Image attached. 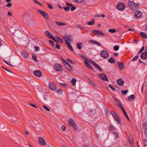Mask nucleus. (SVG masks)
Returning a JSON list of instances; mask_svg holds the SVG:
<instances>
[{
    "instance_id": "1",
    "label": "nucleus",
    "mask_w": 147,
    "mask_h": 147,
    "mask_svg": "<svg viewBox=\"0 0 147 147\" xmlns=\"http://www.w3.org/2000/svg\"><path fill=\"white\" fill-rule=\"evenodd\" d=\"M68 124L69 125L73 127L76 131L77 130L78 127L76 125L75 121L71 118L69 119L68 120Z\"/></svg>"
},
{
    "instance_id": "2",
    "label": "nucleus",
    "mask_w": 147,
    "mask_h": 147,
    "mask_svg": "<svg viewBox=\"0 0 147 147\" xmlns=\"http://www.w3.org/2000/svg\"><path fill=\"white\" fill-rule=\"evenodd\" d=\"M100 55L105 59H107L109 56V53L106 50H103L100 52Z\"/></svg>"
},
{
    "instance_id": "3",
    "label": "nucleus",
    "mask_w": 147,
    "mask_h": 147,
    "mask_svg": "<svg viewBox=\"0 0 147 147\" xmlns=\"http://www.w3.org/2000/svg\"><path fill=\"white\" fill-rule=\"evenodd\" d=\"M125 5L122 3H118L117 5V7L118 9L120 11L123 10L125 8Z\"/></svg>"
},
{
    "instance_id": "4",
    "label": "nucleus",
    "mask_w": 147,
    "mask_h": 147,
    "mask_svg": "<svg viewBox=\"0 0 147 147\" xmlns=\"http://www.w3.org/2000/svg\"><path fill=\"white\" fill-rule=\"evenodd\" d=\"M54 69L57 71H61L62 70V66L59 64H56L54 65Z\"/></svg>"
},
{
    "instance_id": "5",
    "label": "nucleus",
    "mask_w": 147,
    "mask_h": 147,
    "mask_svg": "<svg viewBox=\"0 0 147 147\" xmlns=\"http://www.w3.org/2000/svg\"><path fill=\"white\" fill-rule=\"evenodd\" d=\"M49 87L52 90H55L57 88L55 84L53 82H51L49 83Z\"/></svg>"
},
{
    "instance_id": "6",
    "label": "nucleus",
    "mask_w": 147,
    "mask_h": 147,
    "mask_svg": "<svg viewBox=\"0 0 147 147\" xmlns=\"http://www.w3.org/2000/svg\"><path fill=\"white\" fill-rule=\"evenodd\" d=\"M37 11L38 13H40L45 19H48V15L47 13L39 9H38Z\"/></svg>"
},
{
    "instance_id": "7",
    "label": "nucleus",
    "mask_w": 147,
    "mask_h": 147,
    "mask_svg": "<svg viewBox=\"0 0 147 147\" xmlns=\"http://www.w3.org/2000/svg\"><path fill=\"white\" fill-rule=\"evenodd\" d=\"M33 73L34 75L39 78L40 77L42 76V73L39 70L34 71Z\"/></svg>"
},
{
    "instance_id": "8",
    "label": "nucleus",
    "mask_w": 147,
    "mask_h": 147,
    "mask_svg": "<svg viewBox=\"0 0 147 147\" xmlns=\"http://www.w3.org/2000/svg\"><path fill=\"white\" fill-rule=\"evenodd\" d=\"M128 4L129 7L133 10H135L136 9L135 7V3L134 2L129 1L128 2Z\"/></svg>"
},
{
    "instance_id": "9",
    "label": "nucleus",
    "mask_w": 147,
    "mask_h": 147,
    "mask_svg": "<svg viewBox=\"0 0 147 147\" xmlns=\"http://www.w3.org/2000/svg\"><path fill=\"white\" fill-rule=\"evenodd\" d=\"M39 143L43 145L46 144V142L45 140L42 137H40L38 138Z\"/></svg>"
},
{
    "instance_id": "10",
    "label": "nucleus",
    "mask_w": 147,
    "mask_h": 147,
    "mask_svg": "<svg viewBox=\"0 0 147 147\" xmlns=\"http://www.w3.org/2000/svg\"><path fill=\"white\" fill-rule=\"evenodd\" d=\"M100 78L102 80L105 81H108V79L107 78V76L104 74H101L99 76Z\"/></svg>"
},
{
    "instance_id": "11",
    "label": "nucleus",
    "mask_w": 147,
    "mask_h": 147,
    "mask_svg": "<svg viewBox=\"0 0 147 147\" xmlns=\"http://www.w3.org/2000/svg\"><path fill=\"white\" fill-rule=\"evenodd\" d=\"M92 32H93L94 34H96L98 36H100L101 35H102V36H103L104 35V34L102 33L100 31H99L96 30H93Z\"/></svg>"
},
{
    "instance_id": "12",
    "label": "nucleus",
    "mask_w": 147,
    "mask_h": 147,
    "mask_svg": "<svg viewBox=\"0 0 147 147\" xmlns=\"http://www.w3.org/2000/svg\"><path fill=\"white\" fill-rule=\"evenodd\" d=\"M142 16V13L139 11H136L135 13L134 16L137 18H140Z\"/></svg>"
},
{
    "instance_id": "13",
    "label": "nucleus",
    "mask_w": 147,
    "mask_h": 147,
    "mask_svg": "<svg viewBox=\"0 0 147 147\" xmlns=\"http://www.w3.org/2000/svg\"><path fill=\"white\" fill-rule=\"evenodd\" d=\"M45 33L46 36L51 39L53 37L52 34L49 31H45Z\"/></svg>"
},
{
    "instance_id": "14",
    "label": "nucleus",
    "mask_w": 147,
    "mask_h": 147,
    "mask_svg": "<svg viewBox=\"0 0 147 147\" xmlns=\"http://www.w3.org/2000/svg\"><path fill=\"white\" fill-rule=\"evenodd\" d=\"M117 65L118 67L121 69H123L124 68L123 64L120 62H118L117 63Z\"/></svg>"
},
{
    "instance_id": "15",
    "label": "nucleus",
    "mask_w": 147,
    "mask_h": 147,
    "mask_svg": "<svg viewBox=\"0 0 147 147\" xmlns=\"http://www.w3.org/2000/svg\"><path fill=\"white\" fill-rule=\"evenodd\" d=\"M117 84L120 86H122L124 83L123 80L121 78L117 80Z\"/></svg>"
},
{
    "instance_id": "16",
    "label": "nucleus",
    "mask_w": 147,
    "mask_h": 147,
    "mask_svg": "<svg viewBox=\"0 0 147 147\" xmlns=\"http://www.w3.org/2000/svg\"><path fill=\"white\" fill-rule=\"evenodd\" d=\"M141 58L143 59H147V53L145 52L142 53L141 55Z\"/></svg>"
},
{
    "instance_id": "17",
    "label": "nucleus",
    "mask_w": 147,
    "mask_h": 147,
    "mask_svg": "<svg viewBox=\"0 0 147 147\" xmlns=\"http://www.w3.org/2000/svg\"><path fill=\"white\" fill-rule=\"evenodd\" d=\"M88 61H84V63L85 64V65L89 69H91L92 70H93V69L92 68V67L88 63Z\"/></svg>"
},
{
    "instance_id": "18",
    "label": "nucleus",
    "mask_w": 147,
    "mask_h": 147,
    "mask_svg": "<svg viewBox=\"0 0 147 147\" xmlns=\"http://www.w3.org/2000/svg\"><path fill=\"white\" fill-rule=\"evenodd\" d=\"M89 42L92 44H94L100 46H101V44L99 42L95 40H90L89 41Z\"/></svg>"
},
{
    "instance_id": "19",
    "label": "nucleus",
    "mask_w": 147,
    "mask_h": 147,
    "mask_svg": "<svg viewBox=\"0 0 147 147\" xmlns=\"http://www.w3.org/2000/svg\"><path fill=\"white\" fill-rule=\"evenodd\" d=\"M22 55L23 57L26 58L28 57V53L26 51H24L22 52Z\"/></svg>"
},
{
    "instance_id": "20",
    "label": "nucleus",
    "mask_w": 147,
    "mask_h": 147,
    "mask_svg": "<svg viewBox=\"0 0 147 147\" xmlns=\"http://www.w3.org/2000/svg\"><path fill=\"white\" fill-rule=\"evenodd\" d=\"M111 114L113 116L114 119H116L118 117H119L118 115L114 111H111Z\"/></svg>"
},
{
    "instance_id": "21",
    "label": "nucleus",
    "mask_w": 147,
    "mask_h": 147,
    "mask_svg": "<svg viewBox=\"0 0 147 147\" xmlns=\"http://www.w3.org/2000/svg\"><path fill=\"white\" fill-rule=\"evenodd\" d=\"M92 63L97 69H98L100 70V71H102V69L99 67V66L94 61H92Z\"/></svg>"
},
{
    "instance_id": "22",
    "label": "nucleus",
    "mask_w": 147,
    "mask_h": 147,
    "mask_svg": "<svg viewBox=\"0 0 147 147\" xmlns=\"http://www.w3.org/2000/svg\"><path fill=\"white\" fill-rule=\"evenodd\" d=\"M92 63L97 69H98L100 70V71H102V69L99 67V66L94 61H92Z\"/></svg>"
},
{
    "instance_id": "23",
    "label": "nucleus",
    "mask_w": 147,
    "mask_h": 147,
    "mask_svg": "<svg viewBox=\"0 0 147 147\" xmlns=\"http://www.w3.org/2000/svg\"><path fill=\"white\" fill-rule=\"evenodd\" d=\"M92 63L97 69H98L100 70V71H102V69L99 67V66L94 61H92Z\"/></svg>"
},
{
    "instance_id": "24",
    "label": "nucleus",
    "mask_w": 147,
    "mask_h": 147,
    "mask_svg": "<svg viewBox=\"0 0 147 147\" xmlns=\"http://www.w3.org/2000/svg\"><path fill=\"white\" fill-rule=\"evenodd\" d=\"M140 34L142 38H147V34L146 33L144 32H141L140 33Z\"/></svg>"
},
{
    "instance_id": "25",
    "label": "nucleus",
    "mask_w": 147,
    "mask_h": 147,
    "mask_svg": "<svg viewBox=\"0 0 147 147\" xmlns=\"http://www.w3.org/2000/svg\"><path fill=\"white\" fill-rule=\"evenodd\" d=\"M95 20L92 19L91 21L88 22H87V24L88 25L92 26L94 24Z\"/></svg>"
},
{
    "instance_id": "26",
    "label": "nucleus",
    "mask_w": 147,
    "mask_h": 147,
    "mask_svg": "<svg viewBox=\"0 0 147 147\" xmlns=\"http://www.w3.org/2000/svg\"><path fill=\"white\" fill-rule=\"evenodd\" d=\"M114 100L115 101V102L118 107H120L122 106L119 101L117 98H115L114 99Z\"/></svg>"
},
{
    "instance_id": "27",
    "label": "nucleus",
    "mask_w": 147,
    "mask_h": 147,
    "mask_svg": "<svg viewBox=\"0 0 147 147\" xmlns=\"http://www.w3.org/2000/svg\"><path fill=\"white\" fill-rule=\"evenodd\" d=\"M144 127L145 128V135L146 137L147 138V123H144Z\"/></svg>"
},
{
    "instance_id": "28",
    "label": "nucleus",
    "mask_w": 147,
    "mask_h": 147,
    "mask_svg": "<svg viewBox=\"0 0 147 147\" xmlns=\"http://www.w3.org/2000/svg\"><path fill=\"white\" fill-rule=\"evenodd\" d=\"M108 62L112 63H115V59L112 57H111L109 59Z\"/></svg>"
},
{
    "instance_id": "29",
    "label": "nucleus",
    "mask_w": 147,
    "mask_h": 147,
    "mask_svg": "<svg viewBox=\"0 0 147 147\" xmlns=\"http://www.w3.org/2000/svg\"><path fill=\"white\" fill-rule=\"evenodd\" d=\"M55 23L58 25L59 26H64L66 25V24L65 23L63 22L56 21Z\"/></svg>"
},
{
    "instance_id": "30",
    "label": "nucleus",
    "mask_w": 147,
    "mask_h": 147,
    "mask_svg": "<svg viewBox=\"0 0 147 147\" xmlns=\"http://www.w3.org/2000/svg\"><path fill=\"white\" fill-rule=\"evenodd\" d=\"M66 67L68 69L69 71H71L73 70L72 67L69 63L66 65Z\"/></svg>"
},
{
    "instance_id": "31",
    "label": "nucleus",
    "mask_w": 147,
    "mask_h": 147,
    "mask_svg": "<svg viewBox=\"0 0 147 147\" xmlns=\"http://www.w3.org/2000/svg\"><path fill=\"white\" fill-rule=\"evenodd\" d=\"M109 129L111 131H114L116 130V129L112 125H110L109 126Z\"/></svg>"
},
{
    "instance_id": "32",
    "label": "nucleus",
    "mask_w": 147,
    "mask_h": 147,
    "mask_svg": "<svg viewBox=\"0 0 147 147\" xmlns=\"http://www.w3.org/2000/svg\"><path fill=\"white\" fill-rule=\"evenodd\" d=\"M88 80L90 84H92L93 86L96 87L97 86V85L95 83L92 81L90 79H88Z\"/></svg>"
},
{
    "instance_id": "33",
    "label": "nucleus",
    "mask_w": 147,
    "mask_h": 147,
    "mask_svg": "<svg viewBox=\"0 0 147 147\" xmlns=\"http://www.w3.org/2000/svg\"><path fill=\"white\" fill-rule=\"evenodd\" d=\"M82 43L80 42H78L76 44L77 47L79 49H81L82 48L81 45Z\"/></svg>"
},
{
    "instance_id": "34",
    "label": "nucleus",
    "mask_w": 147,
    "mask_h": 147,
    "mask_svg": "<svg viewBox=\"0 0 147 147\" xmlns=\"http://www.w3.org/2000/svg\"><path fill=\"white\" fill-rule=\"evenodd\" d=\"M135 97L134 94H132L131 95H130L127 98L129 100H130L131 99H134L135 98Z\"/></svg>"
},
{
    "instance_id": "35",
    "label": "nucleus",
    "mask_w": 147,
    "mask_h": 147,
    "mask_svg": "<svg viewBox=\"0 0 147 147\" xmlns=\"http://www.w3.org/2000/svg\"><path fill=\"white\" fill-rule=\"evenodd\" d=\"M75 3L80 4L82 3L84 0H73Z\"/></svg>"
},
{
    "instance_id": "36",
    "label": "nucleus",
    "mask_w": 147,
    "mask_h": 147,
    "mask_svg": "<svg viewBox=\"0 0 147 147\" xmlns=\"http://www.w3.org/2000/svg\"><path fill=\"white\" fill-rule=\"evenodd\" d=\"M125 117L129 121H130V120L129 119V117L128 116V115L126 113V111L123 113Z\"/></svg>"
},
{
    "instance_id": "37",
    "label": "nucleus",
    "mask_w": 147,
    "mask_h": 147,
    "mask_svg": "<svg viewBox=\"0 0 147 147\" xmlns=\"http://www.w3.org/2000/svg\"><path fill=\"white\" fill-rule=\"evenodd\" d=\"M116 121L117 123L118 124H120L121 123V121L119 117H118L117 119H114Z\"/></svg>"
},
{
    "instance_id": "38",
    "label": "nucleus",
    "mask_w": 147,
    "mask_h": 147,
    "mask_svg": "<svg viewBox=\"0 0 147 147\" xmlns=\"http://www.w3.org/2000/svg\"><path fill=\"white\" fill-rule=\"evenodd\" d=\"M57 39L58 41L60 43H63V41L62 39L59 36H57Z\"/></svg>"
},
{
    "instance_id": "39",
    "label": "nucleus",
    "mask_w": 147,
    "mask_h": 147,
    "mask_svg": "<svg viewBox=\"0 0 147 147\" xmlns=\"http://www.w3.org/2000/svg\"><path fill=\"white\" fill-rule=\"evenodd\" d=\"M76 81V78H73L72 79L71 82L72 83L73 86H74L75 84Z\"/></svg>"
},
{
    "instance_id": "40",
    "label": "nucleus",
    "mask_w": 147,
    "mask_h": 147,
    "mask_svg": "<svg viewBox=\"0 0 147 147\" xmlns=\"http://www.w3.org/2000/svg\"><path fill=\"white\" fill-rule=\"evenodd\" d=\"M67 40L69 41H71L73 40L72 37V36L71 35L67 36Z\"/></svg>"
},
{
    "instance_id": "41",
    "label": "nucleus",
    "mask_w": 147,
    "mask_h": 147,
    "mask_svg": "<svg viewBox=\"0 0 147 147\" xmlns=\"http://www.w3.org/2000/svg\"><path fill=\"white\" fill-rule=\"evenodd\" d=\"M79 55L84 59L85 60V61H88V59L86 57H85L84 56L82 55L81 53H79Z\"/></svg>"
},
{
    "instance_id": "42",
    "label": "nucleus",
    "mask_w": 147,
    "mask_h": 147,
    "mask_svg": "<svg viewBox=\"0 0 147 147\" xmlns=\"http://www.w3.org/2000/svg\"><path fill=\"white\" fill-rule=\"evenodd\" d=\"M128 92V90H124L121 91V93L125 95Z\"/></svg>"
},
{
    "instance_id": "43",
    "label": "nucleus",
    "mask_w": 147,
    "mask_h": 147,
    "mask_svg": "<svg viewBox=\"0 0 147 147\" xmlns=\"http://www.w3.org/2000/svg\"><path fill=\"white\" fill-rule=\"evenodd\" d=\"M108 31L111 33H113L116 32V30L115 29H109L108 30Z\"/></svg>"
},
{
    "instance_id": "44",
    "label": "nucleus",
    "mask_w": 147,
    "mask_h": 147,
    "mask_svg": "<svg viewBox=\"0 0 147 147\" xmlns=\"http://www.w3.org/2000/svg\"><path fill=\"white\" fill-rule=\"evenodd\" d=\"M3 61L5 63H6V64L8 65H9L11 66L12 67H13V66L12 65H11L10 63H9V62H7L4 60H3Z\"/></svg>"
},
{
    "instance_id": "45",
    "label": "nucleus",
    "mask_w": 147,
    "mask_h": 147,
    "mask_svg": "<svg viewBox=\"0 0 147 147\" xmlns=\"http://www.w3.org/2000/svg\"><path fill=\"white\" fill-rule=\"evenodd\" d=\"M61 60L64 63V64L65 65H67V64L68 63L62 57H61Z\"/></svg>"
},
{
    "instance_id": "46",
    "label": "nucleus",
    "mask_w": 147,
    "mask_h": 147,
    "mask_svg": "<svg viewBox=\"0 0 147 147\" xmlns=\"http://www.w3.org/2000/svg\"><path fill=\"white\" fill-rule=\"evenodd\" d=\"M119 47L118 46L115 45L114 46L113 49L115 51H117L119 50Z\"/></svg>"
},
{
    "instance_id": "47",
    "label": "nucleus",
    "mask_w": 147,
    "mask_h": 147,
    "mask_svg": "<svg viewBox=\"0 0 147 147\" xmlns=\"http://www.w3.org/2000/svg\"><path fill=\"white\" fill-rule=\"evenodd\" d=\"M42 107L44 109H45L48 111H50L49 109L46 106L44 105H42Z\"/></svg>"
},
{
    "instance_id": "48",
    "label": "nucleus",
    "mask_w": 147,
    "mask_h": 147,
    "mask_svg": "<svg viewBox=\"0 0 147 147\" xmlns=\"http://www.w3.org/2000/svg\"><path fill=\"white\" fill-rule=\"evenodd\" d=\"M32 57L33 59L36 62H37L38 61V60L37 59L36 56L35 55H33Z\"/></svg>"
},
{
    "instance_id": "49",
    "label": "nucleus",
    "mask_w": 147,
    "mask_h": 147,
    "mask_svg": "<svg viewBox=\"0 0 147 147\" xmlns=\"http://www.w3.org/2000/svg\"><path fill=\"white\" fill-rule=\"evenodd\" d=\"M65 43L66 45L68 47H69V46H71V44L67 40H65Z\"/></svg>"
},
{
    "instance_id": "50",
    "label": "nucleus",
    "mask_w": 147,
    "mask_h": 147,
    "mask_svg": "<svg viewBox=\"0 0 147 147\" xmlns=\"http://www.w3.org/2000/svg\"><path fill=\"white\" fill-rule=\"evenodd\" d=\"M77 28L81 29H84L85 28L80 25H78L76 26Z\"/></svg>"
},
{
    "instance_id": "51",
    "label": "nucleus",
    "mask_w": 147,
    "mask_h": 147,
    "mask_svg": "<svg viewBox=\"0 0 147 147\" xmlns=\"http://www.w3.org/2000/svg\"><path fill=\"white\" fill-rule=\"evenodd\" d=\"M57 93H59L60 94H62V92L61 90L60 89H58L57 91Z\"/></svg>"
},
{
    "instance_id": "52",
    "label": "nucleus",
    "mask_w": 147,
    "mask_h": 147,
    "mask_svg": "<svg viewBox=\"0 0 147 147\" xmlns=\"http://www.w3.org/2000/svg\"><path fill=\"white\" fill-rule=\"evenodd\" d=\"M64 9L66 11H68L70 9V7H64Z\"/></svg>"
},
{
    "instance_id": "53",
    "label": "nucleus",
    "mask_w": 147,
    "mask_h": 147,
    "mask_svg": "<svg viewBox=\"0 0 147 147\" xmlns=\"http://www.w3.org/2000/svg\"><path fill=\"white\" fill-rule=\"evenodd\" d=\"M33 1L35 3L38 4V5H39L41 6H42V4L40 3L39 2H38V1H37L36 0H33Z\"/></svg>"
},
{
    "instance_id": "54",
    "label": "nucleus",
    "mask_w": 147,
    "mask_h": 147,
    "mask_svg": "<svg viewBox=\"0 0 147 147\" xmlns=\"http://www.w3.org/2000/svg\"><path fill=\"white\" fill-rule=\"evenodd\" d=\"M47 4L48 5V6H49L48 7L50 9H53V7L52 5H50L48 3H47Z\"/></svg>"
},
{
    "instance_id": "55",
    "label": "nucleus",
    "mask_w": 147,
    "mask_h": 147,
    "mask_svg": "<svg viewBox=\"0 0 147 147\" xmlns=\"http://www.w3.org/2000/svg\"><path fill=\"white\" fill-rule=\"evenodd\" d=\"M35 50L37 51H38L39 50V47H38L35 46L34 47Z\"/></svg>"
},
{
    "instance_id": "56",
    "label": "nucleus",
    "mask_w": 147,
    "mask_h": 147,
    "mask_svg": "<svg viewBox=\"0 0 147 147\" xmlns=\"http://www.w3.org/2000/svg\"><path fill=\"white\" fill-rule=\"evenodd\" d=\"M144 47H142V48H141V49H140V50L139 51L138 53H141V52H142L144 50Z\"/></svg>"
},
{
    "instance_id": "57",
    "label": "nucleus",
    "mask_w": 147,
    "mask_h": 147,
    "mask_svg": "<svg viewBox=\"0 0 147 147\" xmlns=\"http://www.w3.org/2000/svg\"><path fill=\"white\" fill-rule=\"evenodd\" d=\"M109 87L112 90H113V91H115V89L113 88V87L112 86V85H109Z\"/></svg>"
},
{
    "instance_id": "58",
    "label": "nucleus",
    "mask_w": 147,
    "mask_h": 147,
    "mask_svg": "<svg viewBox=\"0 0 147 147\" xmlns=\"http://www.w3.org/2000/svg\"><path fill=\"white\" fill-rule=\"evenodd\" d=\"M138 55L134 57L132 59V61H134L136 60L138 58Z\"/></svg>"
},
{
    "instance_id": "59",
    "label": "nucleus",
    "mask_w": 147,
    "mask_h": 147,
    "mask_svg": "<svg viewBox=\"0 0 147 147\" xmlns=\"http://www.w3.org/2000/svg\"><path fill=\"white\" fill-rule=\"evenodd\" d=\"M61 129L63 131H65L66 129V127L64 125H62L61 126Z\"/></svg>"
},
{
    "instance_id": "60",
    "label": "nucleus",
    "mask_w": 147,
    "mask_h": 147,
    "mask_svg": "<svg viewBox=\"0 0 147 147\" xmlns=\"http://www.w3.org/2000/svg\"><path fill=\"white\" fill-rule=\"evenodd\" d=\"M68 48L71 51H74V50H73L72 47L71 45V46H69V47H68Z\"/></svg>"
},
{
    "instance_id": "61",
    "label": "nucleus",
    "mask_w": 147,
    "mask_h": 147,
    "mask_svg": "<svg viewBox=\"0 0 147 147\" xmlns=\"http://www.w3.org/2000/svg\"><path fill=\"white\" fill-rule=\"evenodd\" d=\"M2 67H3V68L4 69H5V70H6V71H8L9 72H12L9 69H7V68L3 67V66H2Z\"/></svg>"
},
{
    "instance_id": "62",
    "label": "nucleus",
    "mask_w": 147,
    "mask_h": 147,
    "mask_svg": "<svg viewBox=\"0 0 147 147\" xmlns=\"http://www.w3.org/2000/svg\"><path fill=\"white\" fill-rule=\"evenodd\" d=\"M49 42L51 45L54 46L55 44L54 42L53 41H52L51 40H49Z\"/></svg>"
},
{
    "instance_id": "63",
    "label": "nucleus",
    "mask_w": 147,
    "mask_h": 147,
    "mask_svg": "<svg viewBox=\"0 0 147 147\" xmlns=\"http://www.w3.org/2000/svg\"><path fill=\"white\" fill-rule=\"evenodd\" d=\"M60 85L62 87H65L67 86L66 84L65 83H60Z\"/></svg>"
},
{
    "instance_id": "64",
    "label": "nucleus",
    "mask_w": 147,
    "mask_h": 147,
    "mask_svg": "<svg viewBox=\"0 0 147 147\" xmlns=\"http://www.w3.org/2000/svg\"><path fill=\"white\" fill-rule=\"evenodd\" d=\"M67 61L71 63H74L71 59L69 58H67Z\"/></svg>"
}]
</instances>
